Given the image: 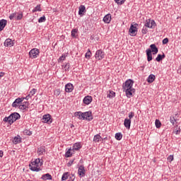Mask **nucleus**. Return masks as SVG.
Segmentation results:
<instances>
[{
	"label": "nucleus",
	"mask_w": 181,
	"mask_h": 181,
	"mask_svg": "<svg viewBox=\"0 0 181 181\" xmlns=\"http://www.w3.org/2000/svg\"><path fill=\"white\" fill-rule=\"evenodd\" d=\"M91 112H83V119L91 121L93 119V116L91 115Z\"/></svg>",
	"instance_id": "1a4fd4ad"
},
{
	"label": "nucleus",
	"mask_w": 181,
	"mask_h": 181,
	"mask_svg": "<svg viewBox=\"0 0 181 181\" xmlns=\"http://www.w3.org/2000/svg\"><path fill=\"white\" fill-rule=\"evenodd\" d=\"M169 43V39L168 37L163 40V45H168Z\"/></svg>",
	"instance_id": "603ef678"
},
{
	"label": "nucleus",
	"mask_w": 181,
	"mask_h": 181,
	"mask_svg": "<svg viewBox=\"0 0 181 181\" xmlns=\"http://www.w3.org/2000/svg\"><path fill=\"white\" fill-rule=\"evenodd\" d=\"M155 78H156L155 75L151 74L148 76V77L147 78V82L148 83H153V81H155Z\"/></svg>",
	"instance_id": "bb28decb"
},
{
	"label": "nucleus",
	"mask_w": 181,
	"mask_h": 181,
	"mask_svg": "<svg viewBox=\"0 0 181 181\" xmlns=\"http://www.w3.org/2000/svg\"><path fill=\"white\" fill-rule=\"evenodd\" d=\"M134 115H135V113H134V112H130L129 113V119H132V118H134Z\"/></svg>",
	"instance_id": "de8ad7c7"
},
{
	"label": "nucleus",
	"mask_w": 181,
	"mask_h": 181,
	"mask_svg": "<svg viewBox=\"0 0 181 181\" xmlns=\"http://www.w3.org/2000/svg\"><path fill=\"white\" fill-rule=\"evenodd\" d=\"M155 124L156 128H160L162 125V123H160V121L159 119H156Z\"/></svg>",
	"instance_id": "58836bf2"
},
{
	"label": "nucleus",
	"mask_w": 181,
	"mask_h": 181,
	"mask_svg": "<svg viewBox=\"0 0 181 181\" xmlns=\"http://www.w3.org/2000/svg\"><path fill=\"white\" fill-rule=\"evenodd\" d=\"M72 151H74V152L75 151H80V149H81V143H75L73 146H72Z\"/></svg>",
	"instance_id": "412c9836"
},
{
	"label": "nucleus",
	"mask_w": 181,
	"mask_h": 181,
	"mask_svg": "<svg viewBox=\"0 0 181 181\" xmlns=\"http://www.w3.org/2000/svg\"><path fill=\"white\" fill-rule=\"evenodd\" d=\"M64 69H65V71H69V69H70V64L67 63L62 66Z\"/></svg>",
	"instance_id": "79ce46f5"
},
{
	"label": "nucleus",
	"mask_w": 181,
	"mask_h": 181,
	"mask_svg": "<svg viewBox=\"0 0 181 181\" xmlns=\"http://www.w3.org/2000/svg\"><path fill=\"white\" fill-rule=\"evenodd\" d=\"M36 91H37V89H36V88H33V89L30 91V93H29V94H28V97H33V95H34V94H36Z\"/></svg>",
	"instance_id": "7c9ffc66"
},
{
	"label": "nucleus",
	"mask_w": 181,
	"mask_h": 181,
	"mask_svg": "<svg viewBox=\"0 0 181 181\" xmlns=\"http://www.w3.org/2000/svg\"><path fill=\"white\" fill-rule=\"evenodd\" d=\"M74 88V86H73V84L71 83H67L65 86V91L66 93H71Z\"/></svg>",
	"instance_id": "ddd939ff"
},
{
	"label": "nucleus",
	"mask_w": 181,
	"mask_h": 181,
	"mask_svg": "<svg viewBox=\"0 0 181 181\" xmlns=\"http://www.w3.org/2000/svg\"><path fill=\"white\" fill-rule=\"evenodd\" d=\"M78 31L76 28H74L71 30V36L72 37H77L76 33Z\"/></svg>",
	"instance_id": "c9c22d12"
},
{
	"label": "nucleus",
	"mask_w": 181,
	"mask_h": 181,
	"mask_svg": "<svg viewBox=\"0 0 181 181\" xmlns=\"http://www.w3.org/2000/svg\"><path fill=\"white\" fill-rule=\"evenodd\" d=\"M40 52L37 49V48H33L29 52V56L30 59H36L39 54Z\"/></svg>",
	"instance_id": "423d86ee"
},
{
	"label": "nucleus",
	"mask_w": 181,
	"mask_h": 181,
	"mask_svg": "<svg viewBox=\"0 0 181 181\" xmlns=\"http://www.w3.org/2000/svg\"><path fill=\"white\" fill-rule=\"evenodd\" d=\"M4 76H5V73L1 72L0 73V77H4Z\"/></svg>",
	"instance_id": "052dcab7"
},
{
	"label": "nucleus",
	"mask_w": 181,
	"mask_h": 181,
	"mask_svg": "<svg viewBox=\"0 0 181 181\" xmlns=\"http://www.w3.org/2000/svg\"><path fill=\"white\" fill-rule=\"evenodd\" d=\"M100 139H101V136H100V134H96L93 137L94 142H100Z\"/></svg>",
	"instance_id": "2f4dec72"
},
{
	"label": "nucleus",
	"mask_w": 181,
	"mask_h": 181,
	"mask_svg": "<svg viewBox=\"0 0 181 181\" xmlns=\"http://www.w3.org/2000/svg\"><path fill=\"white\" fill-rule=\"evenodd\" d=\"M163 59H165V54H159L156 58V62H161Z\"/></svg>",
	"instance_id": "c756f323"
},
{
	"label": "nucleus",
	"mask_w": 181,
	"mask_h": 181,
	"mask_svg": "<svg viewBox=\"0 0 181 181\" xmlns=\"http://www.w3.org/2000/svg\"><path fill=\"white\" fill-rule=\"evenodd\" d=\"M35 166H42L43 163L40 162V158H37L34 161L31 162Z\"/></svg>",
	"instance_id": "4be33fe9"
},
{
	"label": "nucleus",
	"mask_w": 181,
	"mask_h": 181,
	"mask_svg": "<svg viewBox=\"0 0 181 181\" xmlns=\"http://www.w3.org/2000/svg\"><path fill=\"white\" fill-rule=\"evenodd\" d=\"M7 23L8 21L5 19H2L0 21V32H2V30L5 28V26H6Z\"/></svg>",
	"instance_id": "6ab92c4d"
},
{
	"label": "nucleus",
	"mask_w": 181,
	"mask_h": 181,
	"mask_svg": "<svg viewBox=\"0 0 181 181\" xmlns=\"http://www.w3.org/2000/svg\"><path fill=\"white\" fill-rule=\"evenodd\" d=\"M56 95H60V90H57V91H56Z\"/></svg>",
	"instance_id": "13d9d810"
},
{
	"label": "nucleus",
	"mask_w": 181,
	"mask_h": 181,
	"mask_svg": "<svg viewBox=\"0 0 181 181\" xmlns=\"http://www.w3.org/2000/svg\"><path fill=\"white\" fill-rule=\"evenodd\" d=\"M85 57L87 59V57L90 58L91 57V51L88 49V51L86 53Z\"/></svg>",
	"instance_id": "49530a36"
},
{
	"label": "nucleus",
	"mask_w": 181,
	"mask_h": 181,
	"mask_svg": "<svg viewBox=\"0 0 181 181\" xmlns=\"http://www.w3.org/2000/svg\"><path fill=\"white\" fill-rule=\"evenodd\" d=\"M104 57H105V52H104L103 49H98L96 51L95 54V59H96V60H103Z\"/></svg>",
	"instance_id": "20e7f679"
},
{
	"label": "nucleus",
	"mask_w": 181,
	"mask_h": 181,
	"mask_svg": "<svg viewBox=\"0 0 181 181\" xmlns=\"http://www.w3.org/2000/svg\"><path fill=\"white\" fill-rule=\"evenodd\" d=\"M74 179H76V177H74V175H72L71 177H69V181H74Z\"/></svg>",
	"instance_id": "6e6d98bb"
},
{
	"label": "nucleus",
	"mask_w": 181,
	"mask_h": 181,
	"mask_svg": "<svg viewBox=\"0 0 181 181\" xmlns=\"http://www.w3.org/2000/svg\"><path fill=\"white\" fill-rule=\"evenodd\" d=\"M46 153V150L45 149V146H41L37 149V153L39 155H44Z\"/></svg>",
	"instance_id": "a878e982"
},
{
	"label": "nucleus",
	"mask_w": 181,
	"mask_h": 181,
	"mask_svg": "<svg viewBox=\"0 0 181 181\" xmlns=\"http://www.w3.org/2000/svg\"><path fill=\"white\" fill-rule=\"evenodd\" d=\"M42 122H45V124H52L53 122V119H52V116L48 115H45L42 117Z\"/></svg>",
	"instance_id": "0eeeda50"
},
{
	"label": "nucleus",
	"mask_w": 181,
	"mask_h": 181,
	"mask_svg": "<svg viewBox=\"0 0 181 181\" xmlns=\"http://www.w3.org/2000/svg\"><path fill=\"white\" fill-rule=\"evenodd\" d=\"M41 11L42 9H40V5H37L35 8H33V13L37 12V11L40 12Z\"/></svg>",
	"instance_id": "ea45409f"
},
{
	"label": "nucleus",
	"mask_w": 181,
	"mask_h": 181,
	"mask_svg": "<svg viewBox=\"0 0 181 181\" xmlns=\"http://www.w3.org/2000/svg\"><path fill=\"white\" fill-rule=\"evenodd\" d=\"M141 33L143 35H146V33H148V29L144 27L141 30Z\"/></svg>",
	"instance_id": "3c124183"
},
{
	"label": "nucleus",
	"mask_w": 181,
	"mask_h": 181,
	"mask_svg": "<svg viewBox=\"0 0 181 181\" xmlns=\"http://www.w3.org/2000/svg\"><path fill=\"white\" fill-rule=\"evenodd\" d=\"M74 162V160H69L67 165L68 166H71L72 165V163Z\"/></svg>",
	"instance_id": "4d7b16f0"
},
{
	"label": "nucleus",
	"mask_w": 181,
	"mask_h": 181,
	"mask_svg": "<svg viewBox=\"0 0 181 181\" xmlns=\"http://www.w3.org/2000/svg\"><path fill=\"white\" fill-rule=\"evenodd\" d=\"M124 125L127 129H129L131 128V119H124Z\"/></svg>",
	"instance_id": "aec40b11"
},
{
	"label": "nucleus",
	"mask_w": 181,
	"mask_h": 181,
	"mask_svg": "<svg viewBox=\"0 0 181 181\" xmlns=\"http://www.w3.org/2000/svg\"><path fill=\"white\" fill-rule=\"evenodd\" d=\"M26 181H32V180H27Z\"/></svg>",
	"instance_id": "e2e57ef3"
},
{
	"label": "nucleus",
	"mask_w": 181,
	"mask_h": 181,
	"mask_svg": "<svg viewBox=\"0 0 181 181\" xmlns=\"http://www.w3.org/2000/svg\"><path fill=\"white\" fill-rule=\"evenodd\" d=\"M67 179H69V173H64L63 175H62V181H64V180H67Z\"/></svg>",
	"instance_id": "72a5a7b5"
},
{
	"label": "nucleus",
	"mask_w": 181,
	"mask_h": 181,
	"mask_svg": "<svg viewBox=\"0 0 181 181\" xmlns=\"http://www.w3.org/2000/svg\"><path fill=\"white\" fill-rule=\"evenodd\" d=\"M168 160H169V162H172L173 160V156L170 155L168 157Z\"/></svg>",
	"instance_id": "864d4df0"
},
{
	"label": "nucleus",
	"mask_w": 181,
	"mask_h": 181,
	"mask_svg": "<svg viewBox=\"0 0 181 181\" xmlns=\"http://www.w3.org/2000/svg\"><path fill=\"white\" fill-rule=\"evenodd\" d=\"M18 108H19V110H25L27 108H29V102H28V101L23 102L22 103V105H20L18 106Z\"/></svg>",
	"instance_id": "dca6fc26"
},
{
	"label": "nucleus",
	"mask_w": 181,
	"mask_h": 181,
	"mask_svg": "<svg viewBox=\"0 0 181 181\" xmlns=\"http://www.w3.org/2000/svg\"><path fill=\"white\" fill-rule=\"evenodd\" d=\"M170 121L171 124H173V125H175V123L176 122V119L175 118V117H171Z\"/></svg>",
	"instance_id": "09e8293b"
},
{
	"label": "nucleus",
	"mask_w": 181,
	"mask_h": 181,
	"mask_svg": "<svg viewBox=\"0 0 181 181\" xmlns=\"http://www.w3.org/2000/svg\"><path fill=\"white\" fill-rule=\"evenodd\" d=\"M29 98H30V96H29V95H28L25 98H24V100H29Z\"/></svg>",
	"instance_id": "680f3d73"
},
{
	"label": "nucleus",
	"mask_w": 181,
	"mask_h": 181,
	"mask_svg": "<svg viewBox=\"0 0 181 181\" xmlns=\"http://www.w3.org/2000/svg\"><path fill=\"white\" fill-rule=\"evenodd\" d=\"M115 139L117 141H121L122 139V134H121V133H116Z\"/></svg>",
	"instance_id": "f704fd0d"
},
{
	"label": "nucleus",
	"mask_w": 181,
	"mask_h": 181,
	"mask_svg": "<svg viewBox=\"0 0 181 181\" xmlns=\"http://www.w3.org/2000/svg\"><path fill=\"white\" fill-rule=\"evenodd\" d=\"M22 141V139L21 137H14L13 142V144H15V145H16V144H21Z\"/></svg>",
	"instance_id": "c85d7f7f"
},
{
	"label": "nucleus",
	"mask_w": 181,
	"mask_h": 181,
	"mask_svg": "<svg viewBox=\"0 0 181 181\" xmlns=\"http://www.w3.org/2000/svg\"><path fill=\"white\" fill-rule=\"evenodd\" d=\"M146 53L147 56V62H152V51H151V49H147Z\"/></svg>",
	"instance_id": "a211bd4d"
},
{
	"label": "nucleus",
	"mask_w": 181,
	"mask_h": 181,
	"mask_svg": "<svg viewBox=\"0 0 181 181\" xmlns=\"http://www.w3.org/2000/svg\"><path fill=\"white\" fill-rule=\"evenodd\" d=\"M24 135H28L30 136L32 134V132L30 130L25 129L23 131Z\"/></svg>",
	"instance_id": "37998d69"
},
{
	"label": "nucleus",
	"mask_w": 181,
	"mask_h": 181,
	"mask_svg": "<svg viewBox=\"0 0 181 181\" xmlns=\"http://www.w3.org/2000/svg\"><path fill=\"white\" fill-rule=\"evenodd\" d=\"M93 101V97L90 95L86 96L83 100V104H86V105H88V104H91V102Z\"/></svg>",
	"instance_id": "f8f14e48"
},
{
	"label": "nucleus",
	"mask_w": 181,
	"mask_h": 181,
	"mask_svg": "<svg viewBox=\"0 0 181 181\" xmlns=\"http://www.w3.org/2000/svg\"><path fill=\"white\" fill-rule=\"evenodd\" d=\"M179 132H180V131L177 129L173 131V134H175V135H178Z\"/></svg>",
	"instance_id": "5fc2aeb1"
},
{
	"label": "nucleus",
	"mask_w": 181,
	"mask_h": 181,
	"mask_svg": "<svg viewBox=\"0 0 181 181\" xmlns=\"http://www.w3.org/2000/svg\"><path fill=\"white\" fill-rule=\"evenodd\" d=\"M107 97H109V98H114V97H115V92L110 90V93L107 95Z\"/></svg>",
	"instance_id": "4c0bfd02"
},
{
	"label": "nucleus",
	"mask_w": 181,
	"mask_h": 181,
	"mask_svg": "<svg viewBox=\"0 0 181 181\" xmlns=\"http://www.w3.org/2000/svg\"><path fill=\"white\" fill-rule=\"evenodd\" d=\"M66 59V54H62V57H60L58 59V62L60 63V62H63V60Z\"/></svg>",
	"instance_id": "a18cd8bd"
},
{
	"label": "nucleus",
	"mask_w": 181,
	"mask_h": 181,
	"mask_svg": "<svg viewBox=\"0 0 181 181\" xmlns=\"http://www.w3.org/2000/svg\"><path fill=\"white\" fill-rule=\"evenodd\" d=\"M115 2H116L117 5H122L125 2V0H115Z\"/></svg>",
	"instance_id": "c03bdc74"
},
{
	"label": "nucleus",
	"mask_w": 181,
	"mask_h": 181,
	"mask_svg": "<svg viewBox=\"0 0 181 181\" xmlns=\"http://www.w3.org/2000/svg\"><path fill=\"white\" fill-rule=\"evenodd\" d=\"M21 119V115L18 112H13L8 117L4 119V122H8L9 125H12L17 119Z\"/></svg>",
	"instance_id": "f257e3e1"
},
{
	"label": "nucleus",
	"mask_w": 181,
	"mask_h": 181,
	"mask_svg": "<svg viewBox=\"0 0 181 181\" xmlns=\"http://www.w3.org/2000/svg\"><path fill=\"white\" fill-rule=\"evenodd\" d=\"M29 168H30V170H32L33 172H40V170H42V169H40V167H39L37 165H33V163H31L29 165Z\"/></svg>",
	"instance_id": "9b49d317"
},
{
	"label": "nucleus",
	"mask_w": 181,
	"mask_h": 181,
	"mask_svg": "<svg viewBox=\"0 0 181 181\" xmlns=\"http://www.w3.org/2000/svg\"><path fill=\"white\" fill-rule=\"evenodd\" d=\"M78 174L81 177H83L86 175V170L84 169V165H80L78 170Z\"/></svg>",
	"instance_id": "9d476101"
},
{
	"label": "nucleus",
	"mask_w": 181,
	"mask_h": 181,
	"mask_svg": "<svg viewBox=\"0 0 181 181\" xmlns=\"http://www.w3.org/2000/svg\"><path fill=\"white\" fill-rule=\"evenodd\" d=\"M13 18H16V13H13L9 16V19L12 21Z\"/></svg>",
	"instance_id": "8fccbe9b"
},
{
	"label": "nucleus",
	"mask_w": 181,
	"mask_h": 181,
	"mask_svg": "<svg viewBox=\"0 0 181 181\" xmlns=\"http://www.w3.org/2000/svg\"><path fill=\"white\" fill-rule=\"evenodd\" d=\"M133 86H134V81L132 79H128L127 81H125L124 83H123L122 89L124 90V91H125V90H131Z\"/></svg>",
	"instance_id": "f03ea898"
},
{
	"label": "nucleus",
	"mask_w": 181,
	"mask_h": 181,
	"mask_svg": "<svg viewBox=\"0 0 181 181\" xmlns=\"http://www.w3.org/2000/svg\"><path fill=\"white\" fill-rule=\"evenodd\" d=\"M41 179H42V180H52V175L49 173H47L45 175H43L41 177Z\"/></svg>",
	"instance_id": "393cba45"
},
{
	"label": "nucleus",
	"mask_w": 181,
	"mask_h": 181,
	"mask_svg": "<svg viewBox=\"0 0 181 181\" xmlns=\"http://www.w3.org/2000/svg\"><path fill=\"white\" fill-rule=\"evenodd\" d=\"M150 50L151 52V53H153V54H157L158 49L156 47V45L155 44H152L150 45Z\"/></svg>",
	"instance_id": "f3484780"
},
{
	"label": "nucleus",
	"mask_w": 181,
	"mask_h": 181,
	"mask_svg": "<svg viewBox=\"0 0 181 181\" xmlns=\"http://www.w3.org/2000/svg\"><path fill=\"white\" fill-rule=\"evenodd\" d=\"M25 100V98H18L15 100V101L12 103V107L16 108V107H19V104L23 103Z\"/></svg>",
	"instance_id": "6e6552de"
},
{
	"label": "nucleus",
	"mask_w": 181,
	"mask_h": 181,
	"mask_svg": "<svg viewBox=\"0 0 181 181\" xmlns=\"http://www.w3.org/2000/svg\"><path fill=\"white\" fill-rule=\"evenodd\" d=\"M38 22H39V23H42L43 22H46V16H43L40 17L38 19Z\"/></svg>",
	"instance_id": "a19ab883"
},
{
	"label": "nucleus",
	"mask_w": 181,
	"mask_h": 181,
	"mask_svg": "<svg viewBox=\"0 0 181 181\" xmlns=\"http://www.w3.org/2000/svg\"><path fill=\"white\" fill-rule=\"evenodd\" d=\"M4 46L6 47H12V46H13V41L10 38L6 39L4 42Z\"/></svg>",
	"instance_id": "4468645a"
},
{
	"label": "nucleus",
	"mask_w": 181,
	"mask_h": 181,
	"mask_svg": "<svg viewBox=\"0 0 181 181\" xmlns=\"http://www.w3.org/2000/svg\"><path fill=\"white\" fill-rule=\"evenodd\" d=\"M127 97H128V98H131V95H132V94H134V93H135V88H131V89H126L124 90Z\"/></svg>",
	"instance_id": "2eb2a0df"
},
{
	"label": "nucleus",
	"mask_w": 181,
	"mask_h": 181,
	"mask_svg": "<svg viewBox=\"0 0 181 181\" xmlns=\"http://www.w3.org/2000/svg\"><path fill=\"white\" fill-rule=\"evenodd\" d=\"M4 156V151H0V158H2Z\"/></svg>",
	"instance_id": "bf43d9fd"
},
{
	"label": "nucleus",
	"mask_w": 181,
	"mask_h": 181,
	"mask_svg": "<svg viewBox=\"0 0 181 181\" xmlns=\"http://www.w3.org/2000/svg\"><path fill=\"white\" fill-rule=\"evenodd\" d=\"M146 28H148L149 29H155L156 26V23L154 20L147 19L146 21L145 25Z\"/></svg>",
	"instance_id": "39448f33"
},
{
	"label": "nucleus",
	"mask_w": 181,
	"mask_h": 181,
	"mask_svg": "<svg viewBox=\"0 0 181 181\" xmlns=\"http://www.w3.org/2000/svg\"><path fill=\"white\" fill-rule=\"evenodd\" d=\"M75 117L78 119H83V112H76L74 113Z\"/></svg>",
	"instance_id": "cd10ccee"
},
{
	"label": "nucleus",
	"mask_w": 181,
	"mask_h": 181,
	"mask_svg": "<svg viewBox=\"0 0 181 181\" xmlns=\"http://www.w3.org/2000/svg\"><path fill=\"white\" fill-rule=\"evenodd\" d=\"M138 26L137 23L132 24L130 25L129 33H130V36H136V33H138V28H136Z\"/></svg>",
	"instance_id": "7ed1b4c3"
},
{
	"label": "nucleus",
	"mask_w": 181,
	"mask_h": 181,
	"mask_svg": "<svg viewBox=\"0 0 181 181\" xmlns=\"http://www.w3.org/2000/svg\"><path fill=\"white\" fill-rule=\"evenodd\" d=\"M71 152H74V151L72 150V148H69L67 150V151L66 152V158H70L71 156Z\"/></svg>",
	"instance_id": "473e14b6"
},
{
	"label": "nucleus",
	"mask_w": 181,
	"mask_h": 181,
	"mask_svg": "<svg viewBox=\"0 0 181 181\" xmlns=\"http://www.w3.org/2000/svg\"><path fill=\"white\" fill-rule=\"evenodd\" d=\"M84 13H86V6L84 5H81L79 6L78 15H84Z\"/></svg>",
	"instance_id": "5701e85b"
},
{
	"label": "nucleus",
	"mask_w": 181,
	"mask_h": 181,
	"mask_svg": "<svg viewBox=\"0 0 181 181\" xmlns=\"http://www.w3.org/2000/svg\"><path fill=\"white\" fill-rule=\"evenodd\" d=\"M16 21H21L23 18V13H16Z\"/></svg>",
	"instance_id": "e433bc0d"
},
{
	"label": "nucleus",
	"mask_w": 181,
	"mask_h": 181,
	"mask_svg": "<svg viewBox=\"0 0 181 181\" xmlns=\"http://www.w3.org/2000/svg\"><path fill=\"white\" fill-rule=\"evenodd\" d=\"M103 22H105V23H110V22H111V15L110 13L107 14L103 18Z\"/></svg>",
	"instance_id": "b1692460"
}]
</instances>
